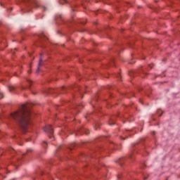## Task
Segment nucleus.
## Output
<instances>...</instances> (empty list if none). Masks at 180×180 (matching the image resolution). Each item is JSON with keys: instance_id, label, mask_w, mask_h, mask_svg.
I'll use <instances>...</instances> for the list:
<instances>
[{"instance_id": "nucleus-1", "label": "nucleus", "mask_w": 180, "mask_h": 180, "mask_svg": "<svg viewBox=\"0 0 180 180\" xmlns=\"http://www.w3.org/2000/svg\"><path fill=\"white\" fill-rule=\"evenodd\" d=\"M11 117L18 122L23 133H26L30 127V111L27 110L26 104L22 105L19 110L11 113Z\"/></svg>"}, {"instance_id": "nucleus-2", "label": "nucleus", "mask_w": 180, "mask_h": 180, "mask_svg": "<svg viewBox=\"0 0 180 180\" xmlns=\"http://www.w3.org/2000/svg\"><path fill=\"white\" fill-rule=\"evenodd\" d=\"M44 131H46V133H49V134H51V136H52L53 131V127H51V125L46 126L44 128Z\"/></svg>"}, {"instance_id": "nucleus-3", "label": "nucleus", "mask_w": 180, "mask_h": 180, "mask_svg": "<svg viewBox=\"0 0 180 180\" xmlns=\"http://www.w3.org/2000/svg\"><path fill=\"white\" fill-rule=\"evenodd\" d=\"M41 65H43V60H41V58L39 60V63L38 65V68L36 71L37 74L39 73V72L40 71V67H41Z\"/></svg>"}, {"instance_id": "nucleus-4", "label": "nucleus", "mask_w": 180, "mask_h": 180, "mask_svg": "<svg viewBox=\"0 0 180 180\" xmlns=\"http://www.w3.org/2000/svg\"><path fill=\"white\" fill-rule=\"evenodd\" d=\"M34 6H35V8H39V3L37 1H34Z\"/></svg>"}, {"instance_id": "nucleus-5", "label": "nucleus", "mask_w": 180, "mask_h": 180, "mask_svg": "<svg viewBox=\"0 0 180 180\" xmlns=\"http://www.w3.org/2000/svg\"><path fill=\"white\" fill-rule=\"evenodd\" d=\"M13 89H15V86H9V91H13Z\"/></svg>"}, {"instance_id": "nucleus-6", "label": "nucleus", "mask_w": 180, "mask_h": 180, "mask_svg": "<svg viewBox=\"0 0 180 180\" xmlns=\"http://www.w3.org/2000/svg\"><path fill=\"white\" fill-rule=\"evenodd\" d=\"M0 96H1V98H4V94L0 93Z\"/></svg>"}, {"instance_id": "nucleus-7", "label": "nucleus", "mask_w": 180, "mask_h": 180, "mask_svg": "<svg viewBox=\"0 0 180 180\" xmlns=\"http://www.w3.org/2000/svg\"><path fill=\"white\" fill-rule=\"evenodd\" d=\"M32 72L30 70H28V74H31Z\"/></svg>"}]
</instances>
